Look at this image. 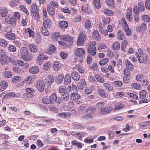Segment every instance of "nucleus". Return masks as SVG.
Segmentation results:
<instances>
[{
    "label": "nucleus",
    "instance_id": "nucleus-54",
    "mask_svg": "<svg viewBox=\"0 0 150 150\" xmlns=\"http://www.w3.org/2000/svg\"><path fill=\"white\" fill-rule=\"evenodd\" d=\"M7 43L6 41L4 39L0 40V45L2 47H5L6 46Z\"/></svg>",
    "mask_w": 150,
    "mask_h": 150
},
{
    "label": "nucleus",
    "instance_id": "nucleus-63",
    "mask_svg": "<svg viewBox=\"0 0 150 150\" xmlns=\"http://www.w3.org/2000/svg\"><path fill=\"white\" fill-rule=\"evenodd\" d=\"M145 6L146 9H150V0H147L145 3Z\"/></svg>",
    "mask_w": 150,
    "mask_h": 150
},
{
    "label": "nucleus",
    "instance_id": "nucleus-5",
    "mask_svg": "<svg viewBox=\"0 0 150 150\" xmlns=\"http://www.w3.org/2000/svg\"><path fill=\"white\" fill-rule=\"evenodd\" d=\"M85 50L82 48H79L76 50L75 54L77 58L83 57L84 55Z\"/></svg>",
    "mask_w": 150,
    "mask_h": 150
},
{
    "label": "nucleus",
    "instance_id": "nucleus-23",
    "mask_svg": "<svg viewBox=\"0 0 150 150\" xmlns=\"http://www.w3.org/2000/svg\"><path fill=\"white\" fill-rule=\"evenodd\" d=\"M60 64L57 62H54L53 65V68L55 71H58L61 67Z\"/></svg>",
    "mask_w": 150,
    "mask_h": 150
},
{
    "label": "nucleus",
    "instance_id": "nucleus-21",
    "mask_svg": "<svg viewBox=\"0 0 150 150\" xmlns=\"http://www.w3.org/2000/svg\"><path fill=\"white\" fill-rule=\"evenodd\" d=\"M6 21L7 23L11 24L13 26H14L16 25V21L13 17L10 18L9 20L7 19Z\"/></svg>",
    "mask_w": 150,
    "mask_h": 150
},
{
    "label": "nucleus",
    "instance_id": "nucleus-37",
    "mask_svg": "<svg viewBox=\"0 0 150 150\" xmlns=\"http://www.w3.org/2000/svg\"><path fill=\"white\" fill-rule=\"evenodd\" d=\"M146 92L144 90H142L140 91L139 93V97L140 99L144 98L146 96Z\"/></svg>",
    "mask_w": 150,
    "mask_h": 150
},
{
    "label": "nucleus",
    "instance_id": "nucleus-51",
    "mask_svg": "<svg viewBox=\"0 0 150 150\" xmlns=\"http://www.w3.org/2000/svg\"><path fill=\"white\" fill-rule=\"evenodd\" d=\"M20 2L19 0H12L10 2L11 5L12 6H15L18 5Z\"/></svg>",
    "mask_w": 150,
    "mask_h": 150
},
{
    "label": "nucleus",
    "instance_id": "nucleus-49",
    "mask_svg": "<svg viewBox=\"0 0 150 150\" xmlns=\"http://www.w3.org/2000/svg\"><path fill=\"white\" fill-rule=\"evenodd\" d=\"M108 58H105L103 59L100 60L99 62V64L101 65H103L108 62Z\"/></svg>",
    "mask_w": 150,
    "mask_h": 150
},
{
    "label": "nucleus",
    "instance_id": "nucleus-56",
    "mask_svg": "<svg viewBox=\"0 0 150 150\" xmlns=\"http://www.w3.org/2000/svg\"><path fill=\"white\" fill-rule=\"evenodd\" d=\"M142 19L143 21L146 22L150 21V18L148 15H144L142 17Z\"/></svg>",
    "mask_w": 150,
    "mask_h": 150
},
{
    "label": "nucleus",
    "instance_id": "nucleus-25",
    "mask_svg": "<svg viewBox=\"0 0 150 150\" xmlns=\"http://www.w3.org/2000/svg\"><path fill=\"white\" fill-rule=\"evenodd\" d=\"M43 54H41L37 57V63L39 65H41L44 60Z\"/></svg>",
    "mask_w": 150,
    "mask_h": 150
},
{
    "label": "nucleus",
    "instance_id": "nucleus-30",
    "mask_svg": "<svg viewBox=\"0 0 150 150\" xmlns=\"http://www.w3.org/2000/svg\"><path fill=\"white\" fill-rule=\"evenodd\" d=\"M71 76L68 74H67L64 79V83L65 85H68L71 81Z\"/></svg>",
    "mask_w": 150,
    "mask_h": 150
},
{
    "label": "nucleus",
    "instance_id": "nucleus-7",
    "mask_svg": "<svg viewBox=\"0 0 150 150\" xmlns=\"http://www.w3.org/2000/svg\"><path fill=\"white\" fill-rule=\"evenodd\" d=\"M71 99H73L77 103H79L80 101L79 100L81 98L80 95L77 93H73L71 94Z\"/></svg>",
    "mask_w": 150,
    "mask_h": 150
},
{
    "label": "nucleus",
    "instance_id": "nucleus-3",
    "mask_svg": "<svg viewBox=\"0 0 150 150\" xmlns=\"http://www.w3.org/2000/svg\"><path fill=\"white\" fill-rule=\"evenodd\" d=\"M63 40L65 41L66 45L70 46L73 43L72 38L69 35H62L61 37Z\"/></svg>",
    "mask_w": 150,
    "mask_h": 150
},
{
    "label": "nucleus",
    "instance_id": "nucleus-16",
    "mask_svg": "<svg viewBox=\"0 0 150 150\" xmlns=\"http://www.w3.org/2000/svg\"><path fill=\"white\" fill-rule=\"evenodd\" d=\"M71 76L72 79L74 80L78 81L80 78L79 74L75 71H74L71 73Z\"/></svg>",
    "mask_w": 150,
    "mask_h": 150
},
{
    "label": "nucleus",
    "instance_id": "nucleus-50",
    "mask_svg": "<svg viewBox=\"0 0 150 150\" xmlns=\"http://www.w3.org/2000/svg\"><path fill=\"white\" fill-rule=\"evenodd\" d=\"M138 8L140 11H144V7L143 3L141 2L139 3L138 5Z\"/></svg>",
    "mask_w": 150,
    "mask_h": 150
},
{
    "label": "nucleus",
    "instance_id": "nucleus-47",
    "mask_svg": "<svg viewBox=\"0 0 150 150\" xmlns=\"http://www.w3.org/2000/svg\"><path fill=\"white\" fill-rule=\"evenodd\" d=\"M85 27L88 30L91 27L90 21L89 20H87L85 21Z\"/></svg>",
    "mask_w": 150,
    "mask_h": 150
},
{
    "label": "nucleus",
    "instance_id": "nucleus-29",
    "mask_svg": "<svg viewBox=\"0 0 150 150\" xmlns=\"http://www.w3.org/2000/svg\"><path fill=\"white\" fill-rule=\"evenodd\" d=\"M59 26L61 28L64 29L68 25V23L65 21H62L59 23Z\"/></svg>",
    "mask_w": 150,
    "mask_h": 150
},
{
    "label": "nucleus",
    "instance_id": "nucleus-17",
    "mask_svg": "<svg viewBox=\"0 0 150 150\" xmlns=\"http://www.w3.org/2000/svg\"><path fill=\"white\" fill-rule=\"evenodd\" d=\"M8 86L7 83L5 81L1 82L0 85V91H4L7 87Z\"/></svg>",
    "mask_w": 150,
    "mask_h": 150
},
{
    "label": "nucleus",
    "instance_id": "nucleus-33",
    "mask_svg": "<svg viewBox=\"0 0 150 150\" xmlns=\"http://www.w3.org/2000/svg\"><path fill=\"white\" fill-rule=\"evenodd\" d=\"M117 36L119 40H123L125 39V35L124 33L121 31L119 30L117 33Z\"/></svg>",
    "mask_w": 150,
    "mask_h": 150
},
{
    "label": "nucleus",
    "instance_id": "nucleus-60",
    "mask_svg": "<svg viewBox=\"0 0 150 150\" xmlns=\"http://www.w3.org/2000/svg\"><path fill=\"white\" fill-rule=\"evenodd\" d=\"M8 50L11 52H15L16 49V48L15 46L12 45H11L8 47Z\"/></svg>",
    "mask_w": 150,
    "mask_h": 150
},
{
    "label": "nucleus",
    "instance_id": "nucleus-42",
    "mask_svg": "<svg viewBox=\"0 0 150 150\" xmlns=\"http://www.w3.org/2000/svg\"><path fill=\"white\" fill-rule=\"evenodd\" d=\"M16 95L15 93L14 92H10L5 95L4 96V97L5 98H10L15 97H16Z\"/></svg>",
    "mask_w": 150,
    "mask_h": 150
},
{
    "label": "nucleus",
    "instance_id": "nucleus-22",
    "mask_svg": "<svg viewBox=\"0 0 150 150\" xmlns=\"http://www.w3.org/2000/svg\"><path fill=\"white\" fill-rule=\"evenodd\" d=\"M73 125L76 129H84L86 128V126L85 125H83L81 124L78 123H74Z\"/></svg>",
    "mask_w": 150,
    "mask_h": 150
},
{
    "label": "nucleus",
    "instance_id": "nucleus-1",
    "mask_svg": "<svg viewBox=\"0 0 150 150\" xmlns=\"http://www.w3.org/2000/svg\"><path fill=\"white\" fill-rule=\"evenodd\" d=\"M21 58L24 60L28 61L32 59V54H29L28 50L26 47H23L20 50Z\"/></svg>",
    "mask_w": 150,
    "mask_h": 150
},
{
    "label": "nucleus",
    "instance_id": "nucleus-14",
    "mask_svg": "<svg viewBox=\"0 0 150 150\" xmlns=\"http://www.w3.org/2000/svg\"><path fill=\"white\" fill-rule=\"evenodd\" d=\"M92 36L93 38L96 39V40L99 41L101 39L98 32L96 30H95L93 32L92 34Z\"/></svg>",
    "mask_w": 150,
    "mask_h": 150
},
{
    "label": "nucleus",
    "instance_id": "nucleus-41",
    "mask_svg": "<svg viewBox=\"0 0 150 150\" xmlns=\"http://www.w3.org/2000/svg\"><path fill=\"white\" fill-rule=\"evenodd\" d=\"M47 28L45 27H42L41 29L42 33L45 36H48L49 34V32Z\"/></svg>",
    "mask_w": 150,
    "mask_h": 150
},
{
    "label": "nucleus",
    "instance_id": "nucleus-53",
    "mask_svg": "<svg viewBox=\"0 0 150 150\" xmlns=\"http://www.w3.org/2000/svg\"><path fill=\"white\" fill-rule=\"evenodd\" d=\"M19 7L20 9L26 14L28 15L29 14V12L28 11L27 9L23 5H21L19 6Z\"/></svg>",
    "mask_w": 150,
    "mask_h": 150
},
{
    "label": "nucleus",
    "instance_id": "nucleus-31",
    "mask_svg": "<svg viewBox=\"0 0 150 150\" xmlns=\"http://www.w3.org/2000/svg\"><path fill=\"white\" fill-rule=\"evenodd\" d=\"M47 11L48 13L51 16H52L54 14V7L52 6L48 7Z\"/></svg>",
    "mask_w": 150,
    "mask_h": 150
},
{
    "label": "nucleus",
    "instance_id": "nucleus-9",
    "mask_svg": "<svg viewBox=\"0 0 150 150\" xmlns=\"http://www.w3.org/2000/svg\"><path fill=\"white\" fill-rule=\"evenodd\" d=\"M81 35L78 37L77 41V44L79 45H82L83 42L86 40L85 35L83 33H82V34H81Z\"/></svg>",
    "mask_w": 150,
    "mask_h": 150
},
{
    "label": "nucleus",
    "instance_id": "nucleus-57",
    "mask_svg": "<svg viewBox=\"0 0 150 150\" xmlns=\"http://www.w3.org/2000/svg\"><path fill=\"white\" fill-rule=\"evenodd\" d=\"M77 134L78 136H79L78 137L79 139H81L83 137H84L86 135L85 133L82 132H77Z\"/></svg>",
    "mask_w": 150,
    "mask_h": 150
},
{
    "label": "nucleus",
    "instance_id": "nucleus-20",
    "mask_svg": "<svg viewBox=\"0 0 150 150\" xmlns=\"http://www.w3.org/2000/svg\"><path fill=\"white\" fill-rule=\"evenodd\" d=\"M39 70L38 67L35 66L30 68L29 69L30 72L32 74L37 73Z\"/></svg>",
    "mask_w": 150,
    "mask_h": 150
},
{
    "label": "nucleus",
    "instance_id": "nucleus-28",
    "mask_svg": "<svg viewBox=\"0 0 150 150\" xmlns=\"http://www.w3.org/2000/svg\"><path fill=\"white\" fill-rule=\"evenodd\" d=\"M132 9L130 8L127 9V12L126 14V17L127 18L129 21H130L132 19Z\"/></svg>",
    "mask_w": 150,
    "mask_h": 150
},
{
    "label": "nucleus",
    "instance_id": "nucleus-40",
    "mask_svg": "<svg viewBox=\"0 0 150 150\" xmlns=\"http://www.w3.org/2000/svg\"><path fill=\"white\" fill-rule=\"evenodd\" d=\"M56 99H57V97L56 94L53 93L50 97L49 100H50L51 103H52L54 102H56Z\"/></svg>",
    "mask_w": 150,
    "mask_h": 150
},
{
    "label": "nucleus",
    "instance_id": "nucleus-6",
    "mask_svg": "<svg viewBox=\"0 0 150 150\" xmlns=\"http://www.w3.org/2000/svg\"><path fill=\"white\" fill-rule=\"evenodd\" d=\"M147 27L146 24L143 23L141 26L138 25L136 27V30L137 32H140L143 33L145 32L146 30Z\"/></svg>",
    "mask_w": 150,
    "mask_h": 150
},
{
    "label": "nucleus",
    "instance_id": "nucleus-18",
    "mask_svg": "<svg viewBox=\"0 0 150 150\" xmlns=\"http://www.w3.org/2000/svg\"><path fill=\"white\" fill-rule=\"evenodd\" d=\"M51 21L50 19H47L43 21V27L47 28H49L51 26Z\"/></svg>",
    "mask_w": 150,
    "mask_h": 150
},
{
    "label": "nucleus",
    "instance_id": "nucleus-13",
    "mask_svg": "<svg viewBox=\"0 0 150 150\" xmlns=\"http://www.w3.org/2000/svg\"><path fill=\"white\" fill-rule=\"evenodd\" d=\"M55 47L52 45H49L48 49L45 50V52L49 54H51L54 52Z\"/></svg>",
    "mask_w": 150,
    "mask_h": 150
},
{
    "label": "nucleus",
    "instance_id": "nucleus-45",
    "mask_svg": "<svg viewBox=\"0 0 150 150\" xmlns=\"http://www.w3.org/2000/svg\"><path fill=\"white\" fill-rule=\"evenodd\" d=\"M64 76L63 74H61L59 76L57 77L56 79V82L58 83H61L64 78Z\"/></svg>",
    "mask_w": 150,
    "mask_h": 150
},
{
    "label": "nucleus",
    "instance_id": "nucleus-26",
    "mask_svg": "<svg viewBox=\"0 0 150 150\" xmlns=\"http://www.w3.org/2000/svg\"><path fill=\"white\" fill-rule=\"evenodd\" d=\"M5 36L6 38L9 40H14L16 38V36L15 34L11 33H10L8 34H5Z\"/></svg>",
    "mask_w": 150,
    "mask_h": 150
},
{
    "label": "nucleus",
    "instance_id": "nucleus-35",
    "mask_svg": "<svg viewBox=\"0 0 150 150\" xmlns=\"http://www.w3.org/2000/svg\"><path fill=\"white\" fill-rule=\"evenodd\" d=\"M50 96H47L43 98L42 101L43 103L45 104H50L51 103L50 100H49Z\"/></svg>",
    "mask_w": 150,
    "mask_h": 150
},
{
    "label": "nucleus",
    "instance_id": "nucleus-12",
    "mask_svg": "<svg viewBox=\"0 0 150 150\" xmlns=\"http://www.w3.org/2000/svg\"><path fill=\"white\" fill-rule=\"evenodd\" d=\"M54 79L53 76L50 75L46 78L45 80V83L47 85H50L53 82Z\"/></svg>",
    "mask_w": 150,
    "mask_h": 150
},
{
    "label": "nucleus",
    "instance_id": "nucleus-2",
    "mask_svg": "<svg viewBox=\"0 0 150 150\" xmlns=\"http://www.w3.org/2000/svg\"><path fill=\"white\" fill-rule=\"evenodd\" d=\"M0 57L1 63L2 65L5 63H8L11 62L10 57H8L4 51L2 50H0Z\"/></svg>",
    "mask_w": 150,
    "mask_h": 150
},
{
    "label": "nucleus",
    "instance_id": "nucleus-61",
    "mask_svg": "<svg viewBox=\"0 0 150 150\" xmlns=\"http://www.w3.org/2000/svg\"><path fill=\"white\" fill-rule=\"evenodd\" d=\"M20 79V76H16L13 77L12 79V81L14 83H17L18 81Z\"/></svg>",
    "mask_w": 150,
    "mask_h": 150
},
{
    "label": "nucleus",
    "instance_id": "nucleus-19",
    "mask_svg": "<svg viewBox=\"0 0 150 150\" xmlns=\"http://www.w3.org/2000/svg\"><path fill=\"white\" fill-rule=\"evenodd\" d=\"M8 13L7 8L4 7H1L0 8V13L2 17H5Z\"/></svg>",
    "mask_w": 150,
    "mask_h": 150
},
{
    "label": "nucleus",
    "instance_id": "nucleus-10",
    "mask_svg": "<svg viewBox=\"0 0 150 150\" xmlns=\"http://www.w3.org/2000/svg\"><path fill=\"white\" fill-rule=\"evenodd\" d=\"M88 51L89 53L91 55L94 56L96 53V47L93 46H90L88 49Z\"/></svg>",
    "mask_w": 150,
    "mask_h": 150
},
{
    "label": "nucleus",
    "instance_id": "nucleus-34",
    "mask_svg": "<svg viewBox=\"0 0 150 150\" xmlns=\"http://www.w3.org/2000/svg\"><path fill=\"white\" fill-rule=\"evenodd\" d=\"M95 107L93 106H90L86 110V112L91 114L94 113L95 112Z\"/></svg>",
    "mask_w": 150,
    "mask_h": 150
},
{
    "label": "nucleus",
    "instance_id": "nucleus-44",
    "mask_svg": "<svg viewBox=\"0 0 150 150\" xmlns=\"http://www.w3.org/2000/svg\"><path fill=\"white\" fill-rule=\"evenodd\" d=\"M93 4L95 7L97 8H99L101 6L100 0H94Z\"/></svg>",
    "mask_w": 150,
    "mask_h": 150
},
{
    "label": "nucleus",
    "instance_id": "nucleus-64",
    "mask_svg": "<svg viewBox=\"0 0 150 150\" xmlns=\"http://www.w3.org/2000/svg\"><path fill=\"white\" fill-rule=\"evenodd\" d=\"M128 69L126 68L124 70V74L127 77H129L130 76V72Z\"/></svg>",
    "mask_w": 150,
    "mask_h": 150
},
{
    "label": "nucleus",
    "instance_id": "nucleus-32",
    "mask_svg": "<svg viewBox=\"0 0 150 150\" xmlns=\"http://www.w3.org/2000/svg\"><path fill=\"white\" fill-rule=\"evenodd\" d=\"M125 63L126 67L130 71H132L133 70L134 68L133 66L129 61L127 60Z\"/></svg>",
    "mask_w": 150,
    "mask_h": 150
},
{
    "label": "nucleus",
    "instance_id": "nucleus-27",
    "mask_svg": "<svg viewBox=\"0 0 150 150\" xmlns=\"http://www.w3.org/2000/svg\"><path fill=\"white\" fill-rule=\"evenodd\" d=\"M29 50L33 53H35L38 51V49L37 47L32 44H30L29 45Z\"/></svg>",
    "mask_w": 150,
    "mask_h": 150
},
{
    "label": "nucleus",
    "instance_id": "nucleus-36",
    "mask_svg": "<svg viewBox=\"0 0 150 150\" xmlns=\"http://www.w3.org/2000/svg\"><path fill=\"white\" fill-rule=\"evenodd\" d=\"M52 66V63L50 62H48L44 65V69L47 71L50 69Z\"/></svg>",
    "mask_w": 150,
    "mask_h": 150
},
{
    "label": "nucleus",
    "instance_id": "nucleus-4",
    "mask_svg": "<svg viewBox=\"0 0 150 150\" xmlns=\"http://www.w3.org/2000/svg\"><path fill=\"white\" fill-rule=\"evenodd\" d=\"M112 108L110 105L107 106L100 110V113L102 115H106L109 114L112 110Z\"/></svg>",
    "mask_w": 150,
    "mask_h": 150
},
{
    "label": "nucleus",
    "instance_id": "nucleus-15",
    "mask_svg": "<svg viewBox=\"0 0 150 150\" xmlns=\"http://www.w3.org/2000/svg\"><path fill=\"white\" fill-rule=\"evenodd\" d=\"M35 78L33 76H29L26 78L24 81V82H27V83L28 84H30L31 83H32L34 81Z\"/></svg>",
    "mask_w": 150,
    "mask_h": 150
},
{
    "label": "nucleus",
    "instance_id": "nucleus-39",
    "mask_svg": "<svg viewBox=\"0 0 150 150\" xmlns=\"http://www.w3.org/2000/svg\"><path fill=\"white\" fill-rule=\"evenodd\" d=\"M125 107L123 104H118L116 105L113 109V110L114 111L118 110L120 109L123 108Z\"/></svg>",
    "mask_w": 150,
    "mask_h": 150
},
{
    "label": "nucleus",
    "instance_id": "nucleus-48",
    "mask_svg": "<svg viewBox=\"0 0 150 150\" xmlns=\"http://www.w3.org/2000/svg\"><path fill=\"white\" fill-rule=\"evenodd\" d=\"M69 94L68 93H65L62 95L61 96V98L63 100L67 101L68 100L69 98Z\"/></svg>",
    "mask_w": 150,
    "mask_h": 150
},
{
    "label": "nucleus",
    "instance_id": "nucleus-52",
    "mask_svg": "<svg viewBox=\"0 0 150 150\" xmlns=\"http://www.w3.org/2000/svg\"><path fill=\"white\" fill-rule=\"evenodd\" d=\"M98 93L99 95L103 98H105V92L104 91L103 89H99L98 90Z\"/></svg>",
    "mask_w": 150,
    "mask_h": 150
},
{
    "label": "nucleus",
    "instance_id": "nucleus-59",
    "mask_svg": "<svg viewBox=\"0 0 150 150\" xmlns=\"http://www.w3.org/2000/svg\"><path fill=\"white\" fill-rule=\"evenodd\" d=\"M5 77L7 78H9L11 77L12 76V73L11 72L9 71H6L5 73Z\"/></svg>",
    "mask_w": 150,
    "mask_h": 150
},
{
    "label": "nucleus",
    "instance_id": "nucleus-24",
    "mask_svg": "<svg viewBox=\"0 0 150 150\" xmlns=\"http://www.w3.org/2000/svg\"><path fill=\"white\" fill-rule=\"evenodd\" d=\"M30 11L32 13L38 12L39 8L38 6L36 4H33L31 7Z\"/></svg>",
    "mask_w": 150,
    "mask_h": 150
},
{
    "label": "nucleus",
    "instance_id": "nucleus-46",
    "mask_svg": "<svg viewBox=\"0 0 150 150\" xmlns=\"http://www.w3.org/2000/svg\"><path fill=\"white\" fill-rule=\"evenodd\" d=\"M112 48L114 50H118L120 48V44L118 42H115L113 44Z\"/></svg>",
    "mask_w": 150,
    "mask_h": 150
},
{
    "label": "nucleus",
    "instance_id": "nucleus-8",
    "mask_svg": "<svg viewBox=\"0 0 150 150\" xmlns=\"http://www.w3.org/2000/svg\"><path fill=\"white\" fill-rule=\"evenodd\" d=\"M37 88L38 90L40 92L42 91L45 88V84L42 80L38 81L37 83Z\"/></svg>",
    "mask_w": 150,
    "mask_h": 150
},
{
    "label": "nucleus",
    "instance_id": "nucleus-58",
    "mask_svg": "<svg viewBox=\"0 0 150 150\" xmlns=\"http://www.w3.org/2000/svg\"><path fill=\"white\" fill-rule=\"evenodd\" d=\"M33 13V15L34 17V18L37 21H38L40 19L39 15L38 12H35Z\"/></svg>",
    "mask_w": 150,
    "mask_h": 150
},
{
    "label": "nucleus",
    "instance_id": "nucleus-11",
    "mask_svg": "<svg viewBox=\"0 0 150 150\" xmlns=\"http://www.w3.org/2000/svg\"><path fill=\"white\" fill-rule=\"evenodd\" d=\"M86 83L83 79H81L77 85L78 88L80 90H83L86 86Z\"/></svg>",
    "mask_w": 150,
    "mask_h": 150
},
{
    "label": "nucleus",
    "instance_id": "nucleus-62",
    "mask_svg": "<svg viewBox=\"0 0 150 150\" xmlns=\"http://www.w3.org/2000/svg\"><path fill=\"white\" fill-rule=\"evenodd\" d=\"M96 77L97 80L100 82H104V79L102 78L98 75H97L96 76Z\"/></svg>",
    "mask_w": 150,
    "mask_h": 150
},
{
    "label": "nucleus",
    "instance_id": "nucleus-38",
    "mask_svg": "<svg viewBox=\"0 0 150 150\" xmlns=\"http://www.w3.org/2000/svg\"><path fill=\"white\" fill-rule=\"evenodd\" d=\"M52 38L54 40H57L60 38L59 33L56 32L53 33L52 35Z\"/></svg>",
    "mask_w": 150,
    "mask_h": 150
},
{
    "label": "nucleus",
    "instance_id": "nucleus-43",
    "mask_svg": "<svg viewBox=\"0 0 150 150\" xmlns=\"http://www.w3.org/2000/svg\"><path fill=\"white\" fill-rule=\"evenodd\" d=\"M106 3L108 6L112 8L114 7V2L113 0H106Z\"/></svg>",
    "mask_w": 150,
    "mask_h": 150
},
{
    "label": "nucleus",
    "instance_id": "nucleus-55",
    "mask_svg": "<svg viewBox=\"0 0 150 150\" xmlns=\"http://www.w3.org/2000/svg\"><path fill=\"white\" fill-rule=\"evenodd\" d=\"M103 11L105 14L107 15L108 16H111L113 14V12L108 9H105Z\"/></svg>",
    "mask_w": 150,
    "mask_h": 150
}]
</instances>
